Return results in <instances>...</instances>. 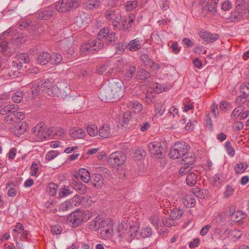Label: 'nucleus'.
<instances>
[{"mask_svg":"<svg viewBox=\"0 0 249 249\" xmlns=\"http://www.w3.org/2000/svg\"><path fill=\"white\" fill-rule=\"evenodd\" d=\"M241 92L247 96L249 95V83L243 84L240 88Z\"/></svg>","mask_w":249,"mask_h":249,"instance_id":"obj_64","label":"nucleus"},{"mask_svg":"<svg viewBox=\"0 0 249 249\" xmlns=\"http://www.w3.org/2000/svg\"><path fill=\"white\" fill-rule=\"evenodd\" d=\"M72 207L73 206H80V195H75L74 197L69 199Z\"/></svg>","mask_w":249,"mask_h":249,"instance_id":"obj_54","label":"nucleus"},{"mask_svg":"<svg viewBox=\"0 0 249 249\" xmlns=\"http://www.w3.org/2000/svg\"><path fill=\"white\" fill-rule=\"evenodd\" d=\"M38 170V165L35 162H33L31 166L30 175L32 176L37 177L39 176V174L37 173Z\"/></svg>","mask_w":249,"mask_h":249,"instance_id":"obj_59","label":"nucleus"},{"mask_svg":"<svg viewBox=\"0 0 249 249\" xmlns=\"http://www.w3.org/2000/svg\"><path fill=\"white\" fill-rule=\"evenodd\" d=\"M99 135L103 138H108L112 136L111 129L107 124H104L99 128Z\"/></svg>","mask_w":249,"mask_h":249,"instance_id":"obj_20","label":"nucleus"},{"mask_svg":"<svg viewBox=\"0 0 249 249\" xmlns=\"http://www.w3.org/2000/svg\"><path fill=\"white\" fill-rule=\"evenodd\" d=\"M47 137L46 127L39 124L35 126L32 130L31 138L33 142H42L45 140Z\"/></svg>","mask_w":249,"mask_h":249,"instance_id":"obj_8","label":"nucleus"},{"mask_svg":"<svg viewBox=\"0 0 249 249\" xmlns=\"http://www.w3.org/2000/svg\"><path fill=\"white\" fill-rule=\"evenodd\" d=\"M230 213L231 219L236 222L240 221L246 217V214L241 211H234L233 212L230 211Z\"/></svg>","mask_w":249,"mask_h":249,"instance_id":"obj_23","label":"nucleus"},{"mask_svg":"<svg viewBox=\"0 0 249 249\" xmlns=\"http://www.w3.org/2000/svg\"><path fill=\"white\" fill-rule=\"evenodd\" d=\"M229 233V236L234 241L240 239L243 234L241 231L235 229L231 230Z\"/></svg>","mask_w":249,"mask_h":249,"instance_id":"obj_39","label":"nucleus"},{"mask_svg":"<svg viewBox=\"0 0 249 249\" xmlns=\"http://www.w3.org/2000/svg\"><path fill=\"white\" fill-rule=\"evenodd\" d=\"M110 65V62L109 61H107L105 62L104 64L100 66L99 68H98L96 72L99 74H102L103 73L107 70V69L108 68V67Z\"/></svg>","mask_w":249,"mask_h":249,"instance_id":"obj_56","label":"nucleus"},{"mask_svg":"<svg viewBox=\"0 0 249 249\" xmlns=\"http://www.w3.org/2000/svg\"><path fill=\"white\" fill-rule=\"evenodd\" d=\"M120 13L118 11H115L114 10H110L106 11V17L108 20H113L116 18L117 15H119Z\"/></svg>","mask_w":249,"mask_h":249,"instance_id":"obj_47","label":"nucleus"},{"mask_svg":"<svg viewBox=\"0 0 249 249\" xmlns=\"http://www.w3.org/2000/svg\"><path fill=\"white\" fill-rule=\"evenodd\" d=\"M131 106L132 107V111L136 114H140L142 111L143 106L142 104L138 102H134L131 103Z\"/></svg>","mask_w":249,"mask_h":249,"instance_id":"obj_43","label":"nucleus"},{"mask_svg":"<svg viewBox=\"0 0 249 249\" xmlns=\"http://www.w3.org/2000/svg\"><path fill=\"white\" fill-rule=\"evenodd\" d=\"M114 234L113 223L110 219H105L102 223L100 230V235L105 239L112 237Z\"/></svg>","mask_w":249,"mask_h":249,"instance_id":"obj_7","label":"nucleus"},{"mask_svg":"<svg viewBox=\"0 0 249 249\" xmlns=\"http://www.w3.org/2000/svg\"><path fill=\"white\" fill-rule=\"evenodd\" d=\"M57 189V185L53 182L49 183L46 188L47 193L51 196H54L56 194Z\"/></svg>","mask_w":249,"mask_h":249,"instance_id":"obj_38","label":"nucleus"},{"mask_svg":"<svg viewBox=\"0 0 249 249\" xmlns=\"http://www.w3.org/2000/svg\"><path fill=\"white\" fill-rule=\"evenodd\" d=\"M18 109V106L17 105L9 104L4 106L0 111V114L3 115H6L7 113L11 112L14 113Z\"/></svg>","mask_w":249,"mask_h":249,"instance_id":"obj_24","label":"nucleus"},{"mask_svg":"<svg viewBox=\"0 0 249 249\" xmlns=\"http://www.w3.org/2000/svg\"><path fill=\"white\" fill-rule=\"evenodd\" d=\"M248 167V164L246 162H240L236 164L234 170L236 174H240L244 173Z\"/></svg>","mask_w":249,"mask_h":249,"instance_id":"obj_32","label":"nucleus"},{"mask_svg":"<svg viewBox=\"0 0 249 249\" xmlns=\"http://www.w3.org/2000/svg\"><path fill=\"white\" fill-rule=\"evenodd\" d=\"M62 60V56L58 53H55L51 55L50 62L53 65L59 64Z\"/></svg>","mask_w":249,"mask_h":249,"instance_id":"obj_41","label":"nucleus"},{"mask_svg":"<svg viewBox=\"0 0 249 249\" xmlns=\"http://www.w3.org/2000/svg\"><path fill=\"white\" fill-rule=\"evenodd\" d=\"M27 127L28 125L26 123L21 122L15 127L14 130V134L17 136H19L26 131Z\"/></svg>","mask_w":249,"mask_h":249,"instance_id":"obj_25","label":"nucleus"},{"mask_svg":"<svg viewBox=\"0 0 249 249\" xmlns=\"http://www.w3.org/2000/svg\"><path fill=\"white\" fill-rule=\"evenodd\" d=\"M197 176L194 172H190L187 175L186 181L187 184L190 186H194L197 181Z\"/></svg>","mask_w":249,"mask_h":249,"instance_id":"obj_31","label":"nucleus"},{"mask_svg":"<svg viewBox=\"0 0 249 249\" xmlns=\"http://www.w3.org/2000/svg\"><path fill=\"white\" fill-rule=\"evenodd\" d=\"M79 174L81 179L85 183H88L90 179V173L89 171L85 168L79 170Z\"/></svg>","mask_w":249,"mask_h":249,"instance_id":"obj_33","label":"nucleus"},{"mask_svg":"<svg viewBox=\"0 0 249 249\" xmlns=\"http://www.w3.org/2000/svg\"><path fill=\"white\" fill-rule=\"evenodd\" d=\"M249 18V5L244 0H236L235 8L231 12V20L238 22Z\"/></svg>","mask_w":249,"mask_h":249,"instance_id":"obj_2","label":"nucleus"},{"mask_svg":"<svg viewBox=\"0 0 249 249\" xmlns=\"http://www.w3.org/2000/svg\"><path fill=\"white\" fill-rule=\"evenodd\" d=\"M178 108H177L175 106H172L169 109V110L167 113V116L162 119V122L163 123H166V121L167 119V118H169L170 119H173L177 116L178 115Z\"/></svg>","mask_w":249,"mask_h":249,"instance_id":"obj_26","label":"nucleus"},{"mask_svg":"<svg viewBox=\"0 0 249 249\" xmlns=\"http://www.w3.org/2000/svg\"><path fill=\"white\" fill-rule=\"evenodd\" d=\"M182 202L187 208L193 207L196 204L195 194H189L185 195L183 198Z\"/></svg>","mask_w":249,"mask_h":249,"instance_id":"obj_19","label":"nucleus"},{"mask_svg":"<svg viewBox=\"0 0 249 249\" xmlns=\"http://www.w3.org/2000/svg\"><path fill=\"white\" fill-rule=\"evenodd\" d=\"M182 159V164L183 165L179 170V174L181 175L187 174L191 169L190 165H192L195 161V157L191 154L187 153Z\"/></svg>","mask_w":249,"mask_h":249,"instance_id":"obj_11","label":"nucleus"},{"mask_svg":"<svg viewBox=\"0 0 249 249\" xmlns=\"http://www.w3.org/2000/svg\"><path fill=\"white\" fill-rule=\"evenodd\" d=\"M232 7V4L230 0H226L221 4V9L224 11H229Z\"/></svg>","mask_w":249,"mask_h":249,"instance_id":"obj_57","label":"nucleus"},{"mask_svg":"<svg viewBox=\"0 0 249 249\" xmlns=\"http://www.w3.org/2000/svg\"><path fill=\"white\" fill-rule=\"evenodd\" d=\"M6 188L10 187L7 192L8 196L14 197L17 194V187L12 182H8L6 184Z\"/></svg>","mask_w":249,"mask_h":249,"instance_id":"obj_37","label":"nucleus"},{"mask_svg":"<svg viewBox=\"0 0 249 249\" xmlns=\"http://www.w3.org/2000/svg\"><path fill=\"white\" fill-rule=\"evenodd\" d=\"M167 87L165 85L158 83H154L153 85L154 91L158 93H161L165 90V89Z\"/></svg>","mask_w":249,"mask_h":249,"instance_id":"obj_50","label":"nucleus"},{"mask_svg":"<svg viewBox=\"0 0 249 249\" xmlns=\"http://www.w3.org/2000/svg\"><path fill=\"white\" fill-rule=\"evenodd\" d=\"M151 76V73L143 69L138 70L136 74L137 78L141 80L148 79Z\"/></svg>","mask_w":249,"mask_h":249,"instance_id":"obj_29","label":"nucleus"},{"mask_svg":"<svg viewBox=\"0 0 249 249\" xmlns=\"http://www.w3.org/2000/svg\"><path fill=\"white\" fill-rule=\"evenodd\" d=\"M98 35V38L103 40L104 43H111L115 40V34L112 32L110 33L107 27H105L100 30Z\"/></svg>","mask_w":249,"mask_h":249,"instance_id":"obj_14","label":"nucleus"},{"mask_svg":"<svg viewBox=\"0 0 249 249\" xmlns=\"http://www.w3.org/2000/svg\"><path fill=\"white\" fill-rule=\"evenodd\" d=\"M142 40L140 38H136L131 40L128 44V48L131 52H135L141 48V43Z\"/></svg>","mask_w":249,"mask_h":249,"instance_id":"obj_21","label":"nucleus"},{"mask_svg":"<svg viewBox=\"0 0 249 249\" xmlns=\"http://www.w3.org/2000/svg\"><path fill=\"white\" fill-rule=\"evenodd\" d=\"M190 148L189 145L184 142H176L170 150V157L173 159H177L185 156Z\"/></svg>","mask_w":249,"mask_h":249,"instance_id":"obj_4","label":"nucleus"},{"mask_svg":"<svg viewBox=\"0 0 249 249\" xmlns=\"http://www.w3.org/2000/svg\"><path fill=\"white\" fill-rule=\"evenodd\" d=\"M104 220L100 217H96L92 220L89 224V228L92 231H96L99 229H101L102 223Z\"/></svg>","mask_w":249,"mask_h":249,"instance_id":"obj_22","label":"nucleus"},{"mask_svg":"<svg viewBox=\"0 0 249 249\" xmlns=\"http://www.w3.org/2000/svg\"><path fill=\"white\" fill-rule=\"evenodd\" d=\"M135 71V67L134 66H130L124 72L123 77L124 80L125 81H129L132 78Z\"/></svg>","mask_w":249,"mask_h":249,"instance_id":"obj_30","label":"nucleus"},{"mask_svg":"<svg viewBox=\"0 0 249 249\" xmlns=\"http://www.w3.org/2000/svg\"><path fill=\"white\" fill-rule=\"evenodd\" d=\"M140 58L144 66H149L152 63V59L149 57L148 54L142 53L141 55Z\"/></svg>","mask_w":249,"mask_h":249,"instance_id":"obj_48","label":"nucleus"},{"mask_svg":"<svg viewBox=\"0 0 249 249\" xmlns=\"http://www.w3.org/2000/svg\"><path fill=\"white\" fill-rule=\"evenodd\" d=\"M26 41V37L22 35H19L16 37L12 38V43L14 45H18Z\"/></svg>","mask_w":249,"mask_h":249,"instance_id":"obj_49","label":"nucleus"},{"mask_svg":"<svg viewBox=\"0 0 249 249\" xmlns=\"http://www.w3.org/2000/svg\"><path fill=\"white\" fill-rule=\"evenodd\" d=\"M244 110V107L242 106H238L235 108L231 114V119L236 120L239 116H241L242 112Z\"/></svg>","mask_w":249,"mask_h":249,"instance_id":"obj_35","label":"nucleus"},{"mask_svg":"<svg viewBox=\"0 0 249 249\" xmlns=\"http://www.w3.org/2000/svg\"><path fill=\"white\" fill-rule=\"evenodd\" d=\"M87 132L88 134L91 137H95L99 134V129L94 124L89 125L87 127Z\"/></svg>","mask_w":249,"mask_h":249,"instance_id":"obj_42","label":"nucleus"},{"mask_svg":"<svg viewBox=\"0 0 249 249\" xmlns=\"http://www.w3.org/2000/svg\"><path fill=\"white\" fill-rule=\"evenodd\" d=\"M23 92L21 91L16 92L12 96L13 101L17 103L20 102L23 98Z\"/></svg>","mask_w":249,"mask_h":249,"instance_id":"obj_55","label":"nucleus"},{"mask_svg":"<svg viewBox=\"0 0 249 249\" xmlns=\"http://www.w3.org/2000/svg\"><path fill=\"white\" fill-rule=\"evenodd\" d=\"M134 155L135 157L137 160H140L145 157L146 152L142 148H137L135 150Z\"/></svg>","mask_w":249,"mask_h":249,"instance_id":"obj_51","label":"nucleus"},{"mask_svg":"<svg viewBox=\"0 0 249 249\" xmlns=\"http://www.w3.org/2000/svg\"><path fill=\"white\" fill-rule=\"evenodd\" d=\"M54 134L55 138L57 139H61L65 135V131L64 128L60 127H56L54 129Z\"/></svg>","mask_w":249,"mask_h":249,"instance_id":"obj_52","label":"nucleus"},{"mask_svg":"<svg viewBox=\"0 0 249 249\" xmlns=\"http://www.w3.org/2000/svg\"><path fill=\"white\" fill-rule=\"evenodd\" d=\"M51 54L47 52H43L38 56L37 61L41 65H46L50 61Z\"/></svg>","mask_w":249,"mask_h":249,"instance_id":"obj_27","label":"nucleus"},{"mask_svg":"<svg viewBox=\"0 0 249 249\" xmlns=\"http://www.w3.org/2000/svg\"><path fill=\"white\" fill-rule=\"evenodd\" d=\"M70 135L74 139H83L85 137L86 133L81 128L73 127L70 130Z\"/></svg>","mask_w":249,"mask_h":249,"instance_id":"obj_18","label":"nucleus"},{"mask_svg":"<svg viewBox=\"0 0 249 249\" xmlns=\"http://www.w3.org/2000/svg\"><path fill=\"white\" fill-rule=\"evenodd\" d=\"M152 233V229L149 227L142 229L140 232L141 236L143 238L150 237Z\"/></svg>","mask_w":249,"mask_h":249,"instance_id":"obj_46","label":"nucleus"},{"mask_svg":"<svg viewBox=\"0 0 249 249\" xmlns=\"http://www.w3.org/2000/svg\"><path fill=\"white\" fill-rule=\"evenodd\" d=\"M16 59L20 61L22 64L28 63L30 61L28 54L25 53H21L16 55Z\"/></svg>","mask_w":249,"mask_h":249,"instance_id":"obj_44","label":"nucleus"},{"mask_svg":"<svg viewBox=\"0 0 249 249\" xmlns=\"http://www.w3.org/2000/svg\"><path fill=\"white\" fill-rule=\"evenodd\" d=\"M125 160L126 156L123 153L115 152L109 155L108 162L112 166L117 167L122 166Z\"/></svg>","mask_w":249,"mask_h":249,"instance_id":"obj_10","label":"nucleus"},{"mask_svg":"<svg viewBox=\"0 0 249 249\" xmlns=\"http://www.w3.org/2000/svg\"><path fill=\"white\" fill-rule=\"evenodd\" d=\"M40 89L43 92L47 93L51 96H55L58 90L61 91L58 87H55L53 86V81L52 79H48L44 82Z\"/></svg>","mask_w":249,"mask_h":249,"instance_id":"obj_12","label":"nucleus"},{"mask_svg":"<svg viewBox=\"0 0 249 249\" xmlns=\"http://www.w3.org/2000/svg\"><path fill=\"white\" fill-rule=\"evenodd\" d=\"M53 15V11L49 7H45L38 10L35 14L36 17L38 19L48 20Z\"/></svg>","mask_w":249,"mask_h":249,"instance_id":"obj_16","label":"nucleus"},{"mask_svg":"<svg viewBox=\"0 0 249 249\" xmlns=\"http://www.w3.org/2000/svg\"><path fill=\"white\" fill-rule=\"evenodd\" d=\"M149 221L153 226L157 229L160 234H164L166 231L167 229L161 226L160 220L157 215H151L149 217Z\"/></svg>","mask_w":249,"mask_h":249,"instance_id":"obj_17","label":"nucleus"},{"mask_svg":"<svg viewBox=\"0 0 249 249\" xmlns=\"http://www.w3.org/2000/svg\"><path fill=\"white\" fill-rule=\"evenodd\" d=\"M92 204V200L89 196L80 195V206L88 207Z\"/></svg>","mask_w":249,"mask_h":249,"instance_id":"obj_40","label":"nucleus"},{"mask_svg":"<svg viewBox=\"0 0 249 249\" xmlns=\"http://www.w3.org/2000/svg\"><path fill=\"white\" fill-rule=\"evenodd\" d=\"M59 153L56 150H52L48 152L46 155V159L50 161L56 157Z\"/></svg>","mask_w":249,"mask_h":249,"instance_id":"obj_58","label":"nucleus"},{"mask_svg":"<svg viewBox=\"0 0 249 249\" xmlns=\"http://www.w3.org/2000/svg\"><path fill=\"white\" fill-rule=\"evenodd\" d=\"M124 91V88L122 81L119 79H112L101 87L99 98L105 102H109L113 99H119L123 96Z\"/></svg>","mask_w":249,"mask_h":249,"instance_id":"obj_1","label":"nucleus"},{"mask_svg":"<svg viewBox=\"0 0 249 249\" xmlns=\"http://www.w3.org/2000/svg\"><path fill=\"white\" fill-rule=\"evenodd\" d=\"M138 4V2L136 0L128 1L126 3V8L128 11H132L135 9Z\"/></svg>","mask_w":249,"mask_h":249,"instance_id":"obj_61","label":"nucleus"},{"mask_svg":"<svg viewBox=\"0 0 249 249\" xmlns=\"http://www.w3.org/2000/svg\"><path fill=\"white\" fill-rule=\"evenodd\" d=\"M92 216V213L88 210H79L72 213L68 217L67 222L72 227H76L83 222H86Z\"/></svg>","mask_w":249,"mask_h":249,"instance_id":"obj_3","label":"nucleus"},{"mask_svg":"<svg viewBox=\"0 0 249 249\" xmlns=\"http://www.w3.org/2000/svg\"><path fill=\"white\" fill-rule=\"evenodd\" d=\"M211 112L214 118H217L219 116L218 106L215 103H213L211 107Z\"/></svg>","mask_w":249,"mask_h":249,"instance_id":"obj_62","label":"nucleus"},{"mask_svg":"<svg viewBox=\"0 0 249 249\" xmlns=\"http://www.w3.org/2000/svg\"><path fill=\"white\" fill-rule=\"evenodd\" d=\"M100 3L99 0H87V6L89 9H93L98 7Z\"/></svg>","mask_w":249,"mask_h":249,"instance_id":"obj_53","label":"nucleus"},{"mask_svg":"<svg viewBox=\"0 0 249 249\" xmlns=\"http://www.w3.org/2000/svg\"><path fill=\"white\" fill-rule=\"evenodd\" d=\"M79 0H59L55 3V8L61 13H66L72 11L79 7Z\"/></svg>","mask_w":249,"mask_h":249,"instance_id":"obj_5","label":"nucleus"},{"mask_svg":"<svg viewBox=\"0 0 249 249\" xmlns=\"http://www.w3.org/2000/svg\"><path fill=\"white\" fill-rule=\"evenodd\" d=\"M164 143L162 142L153 141L148 144V147L152 156L156 158H162L164 157L166 150Z\"/></svg>","mask_w":249,"mask_h":249,"instance_id":"obj_6","label":"nucleus"},{"mask_svg":"<svg viewBox=\"0 0 249 249\" xmlns=\"http://www.w3.org/2000/svg\"><path fill=\"white\" fill-rule=\"evenodd\" d=\"M73 189L82 193H84L86 191L85 185L81 182H76L73 186Z\"/></svg>","mask_w":249,"mask_h":249,"instance_id":"obj_63","label":"nucleus"},{"mask_svg":"<svg viewBox=\"0 0 249 249\" xmlns=\"http://www.w3.org/2000/svg\"><path fill=\"white\" fill-rule=\"evenodd\" d=\"M165 105L163 103H158L155 105L154 111L156 115L161 116L165 111Z\"/></svg>","mask_w":249,"mask_h":249,"instance_id":"obj_36","label":"nucleus"},{"mask_svg":"<svg viewBox=\"0 0 249 249\" xmlns=\"http://www.w3.org/2000/svg\"><path fill=\"white\" fill-rule=\"evenodd\" d=\"M130 19L128 21V23L125 28L124 25V22L122 21V16L120 14L117 15L116 18L112 21V25L115 30L116 29H121L123 28H124L125 30H126V28L127 30H128L129 28L131 27V24L133 23L134 21V19L135 18V16L133 14H131L129 17Z\"/></svg>","mask_w":249,"mask_h":249,"instance_id":"obj_13","label":"nucleus"},{"mask_svg":"<svg viewBox=\"0 0 249 249\" xmlns=\"http://www.w3.org/2000/svg\"><path fill=\"white\" fill-rule=\"evenodd\" d=\"M92 184L95 187H101L104 184V178L100 174H94L92 176Z\"/></svg>","mask_w":249,"mask_h":249,"instance_id":"obj_28","label":"nucleus"},{"mask_svg":"<svg viewBox=\"0 0 249 249\" xmlns=\"http://www.w3.org/2000/svg\"><path fill=\"white\" fill-rule=\"evenodd\" d=\"M183 214V211L177 208H174L170 212V217L174 221L179 219Z\"/></svg>","mask_w":249,"mask_h":249,"instance_id":"obj_34","label":"nucleus"},{"mask_svg":"<svg viewBox=\"0 0 249 249\" xmlns=\"http://www.w3.org/2000/svg\"><path fill=\"white\" fill-rule=\"evenodd\" d=\"M224 147L226 151L230 156L233 157L235 155V150L229 141H227L225 142Z\"/></svg>","mask_w":249,"mask_h":249,"instance_id":"obj_45","label":"nucleus"},{"mask_svg":"<svg viewBox=\"0 0 249 249\" xmlns=\"http://www.w3.org/2000/svg\"><path fill=\"white\" fill-rule=\"evenodd\" d=\"M218 0H212L208 5V9L212 12H216Z\"/></svg>","mask_w":249,"mask_h":249,"instance_id":"obj_60","label":"nucleus"},{"mask_svg":"<svg viewBox=\"0 0 249 249\" xmlns=\"http://www.w3.org/2000/svg\"><path fill=\"white\" fill-rule=\"evenodd\" d=\"M198 34L200 37L207 43L213 42L219 37L218 34H212L204 30H201Z\"/></svg>","mask_w":249,"mask_h":249,"instance_id":"obj_15","label":"nucleus"},{"mask_svg":"<svg viewBox=\"0 0 249 249\" xmlns=\"http://www.w3.org/2000/svg\"><path fill=\"white\" fill-rule=\"evenodd\" d=\"M103 41L98 38L90 43H86L83 44L80 48V51L83 53H91L92 51H98L101 49L103 47Z\"/></svg>","mask_w":249,"mask_h":249,"instance_id":"obj_9","label":"nucleus"}]
</instances>
